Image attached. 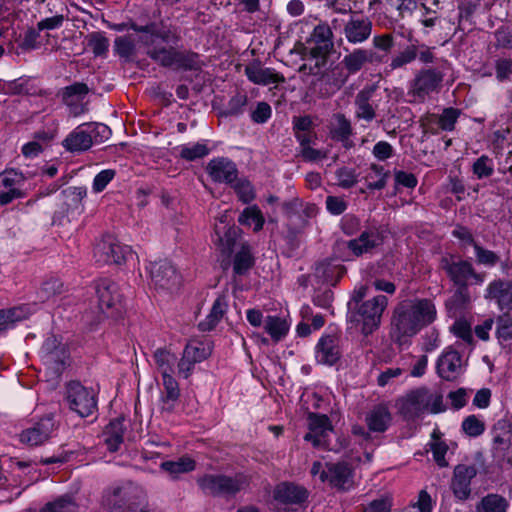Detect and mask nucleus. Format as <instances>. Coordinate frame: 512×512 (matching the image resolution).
Instances as JSON below:
<instances>
[{
  "mask_svg": "<svg viewBox=\"0 0 512 512\" xmlns=\"http://www.w3.org/2000/svg\"><path fill=\"white\" fill-rule=\"evenodd\" d=\"M437 318V309L429 298H413L400 301L393 309L389 336L398 346L409 344L423 328Z\"/></svg>",
  "mask_w": 512,
  "mask_h": 512,
  "instance_id": "1",
  "label": "nucleus"
},
{
  "mask_svg": "<svg viewBox=\"0 0 512 512\" xmlns=\"http://www.w3.org/2000/svg\"><path fill=\"white\" fill-rule=\"evenodd\" d=\"M101 503L108 512H137L149 499L142 486L126 481L105 489Z\"/></svg>",
  "mask_w": 512,
  "mask_h": 512,
  "instance_id": "2",
  "label": "nucleus"
},
{
  "mask_svg": "<svg viewBox=\"0 0 512 512\" xmlns=\"http://www.w3.org/2000/svg\"><path fill=\"white\" fill-rule=\"evenodd\" d=\"M372 49H355L344 56L342 65L349 75L355 74L366 63H385L395 47V36L392 33L377 34L372 39Z\"/></svg>",
  "mask_w": 512,
  "mask_h": 512,
  "instance_id": "3",
  "label": "nucleus"
},
{
  "mask_svg": "<svg viewBox=\"0 0 512 512\" xmlns=\"http://www.w3.org/2000/svg\"><path fill=\"white\" fill-rule=\"evenodd\" d=\"M95 290L98 301L97 311H87L83 315L84 321L91 327L98 325L105 318L121 316L123 310L122 294L114 281L107 278L101 279L97 282Z\"/></svg>",
  "mask_w": 512,
  "mask_h": 512,
  "instance_id": "4",
  "label": "nucleus"
},
{
  "mask_svg": "<svg viewBox=\"0 0 512 512\" xmlns=\"http://www.w3.org/2000/svg\"><path fill=\"white\" fill-rule=\"evenodd\" d=\"M147 56L164 68L183 71L201 70L203 62L198 53L191 50H177L174 47L153 46L147 49Z\"/></svg>",
  "mask_w": 512,
  "mask_h": 512,
  "instance_id": "5",
  "label": "nucleus"
},
{
  "mask_svg": "<svg viewBox=\"0 0 512 512\" xmlns=\"http://www.w3.org/2000/svg\"><path fill=\"white\" fill-rule=\"evenodd\" d=\"M201 491L212 497L231 498L249 485V479L242 473L235 475L204 474L197 478Z\"/></svg>",
  "mask_w": 512,
  "mask_h": 512,
  "instance_id": "6",
  "label": "nucleus"
},
{
  "mask_svg": "<svg viewBox=\"0 0 512 512\" xmlns=\"http://www.w3.org/2000/svg\"><path fill=\"white\" fill-rule=\"evenodd\" d=\"M352 305L351 302L348 303L350 321L362 322L361 331L368 336L379 328L382 314L388 305V298L384 295H377L363 302L355 310Z\"/></svg>",
  "mask_w": 512,
  "mask_h": 512,
  "instance_id": "7",
  "label": "nucleus"
},
{
  "mask_svg": "<svg viewBox=\"0 0 512 512\" xmlns=\"http://www.w3.org/2000/svg\"><path fill=\"white\" fill-rule=\"evenodd\" d=\"M65 399L69 408L81 417H88L97 409L95 392L78 381H70L66 385Z\"/></svg>",
  "mask_w": 512,
  "mask_h": 512,
  "instance_id": "8",
  "label": "nucleus"
},
{
  "mask_svg": "<svg viewBox=\"0 0 512 512\" xmlns=\"http://www.w3.org/2000/svg\"><path fill=\"white\" fill-rule=\"evenodd\" d=\"M309 55L315 59V66L320 68L326 64L328 56L334 50L333 33L328 24L322 23L314 27L309 39Z\"/></svg>",
  "mask_w": 512,
  "mask_h": 512,
  "instance_id": "9",
  "label": "nucleus"
},
{
  "mask_svg": "<svg viewBox=\"0 0 512 512\" xmlns=\"http://www.w3.org/2000/svg\"><path fill=\"white\" fill-rule=\"evenodd\" d=\"M430 402L429 389L420 387L410 391L397 401L398 412L405 420H415L428 411Z\"/></svg>",
  "mask_w": 512,
  "mask_h": 512,
  "instance_id": "10",
  "label": "nucleus"
},
{
  "mask_svg": "<svg viewBox=\"0 0 512 512\" xmlns=\"http://www.w3.org/2000/svg\"><path fill=\"white\" fill-rule=\"evenodd\" d=\"M151 284L158 291L172 293L178 290L181 277L176 268L168 260H160L150 264Z\"/></svg>",
  "mask_w": 512,
  "mask_h": 512,
  "instance_id": "11",
  "label": "nucleus"
},
{
  "mask_svg": "<svg viewBox=\"0 0 512 512\" xmlns=\"http://www.w3.org/2000/svg\"><path fill=\"white\" fill-rule=\"evenodd\" d=\"M41 358L47 369L59 376L69 363V352L55 336L48 337L41 347Z\"/></svg>",
  "mask_w": 512,
  "mask_h": 512,
  "instance_id": "12",
  "label": "nucleus"
},
{
  "mask_svg": "<svg viewBox=\"0 0 512 512\" xmlns=\"http://www.w3.org/2000/svg\"><path fill=\"white\" fill-rule=\"evenodd\" d=\"M363 228L358 237L347 242V248L356 257L371 253L384 241L383 229L380 225L366 222Z\"/></svg>",
  "mask_w": 512,
  "mask_h": 512,
  "instance_id": "13",
  "label": "nucleus"
},
{
  "mask_svg": "<svg viewBox=\"0 0 512 512\" xmlns=\"http://www.w3.org/2000/svg\"><path fill=\"white\" fill-rule=\"evenodd\" d=\"M131 253L129 246L119 243L116 238L110 235L104 237L94 249V257L97 262L104 264L120 265L125 262Z\"/></svg>",
  "mask_w": 512,
  "mask_h": 512,
  "instance_id": "14",
  "label": "nucleus"
},
{
  "mask_svg": "<svg viewBox=\"0 0 512 512\" xmlns=\"http://www.w3.org/2000/svg\"><path fill=\"white\" fill-rule=\"evenodd\" d=\"M477 473L475 465L458 464L454 467L450 489L456 500L464 502L471 497V481Z\"/></svg>",
  "mask_w": 512,
  "mask_h": 512,
  "instance_id": "15",
  "label": "nucleus"
},
{
  "mask_svg": "<svg viewBox=\"0 0 512 512\" xmlns=\"http://www.w3.org/2000/svg\"><path fill=\"white\" fill-rule=\"evenodd\" d=\"M308 428L309 432L304 435L305 441L311 442L314 447H328V438L333 432V426L327 415L310 412Z\"/></svg>",
  "mask_w": 512,
  "mask_h": 512,
  "instance_id": "16",
  "label": "nucleus"
},
{
  "mask_svg": "<svg viewBox=\"0 0 512 512\" xmlns=\"http://www.w3.org/2000/svg\"><path fill=\"white\" fill-rule=\"evenodd\" d=\"M206 172L214 183L232 185L238 179L237 165L227 157H215L211 159Z\"/></svg>",
  "mask_w": 512,
  "mask_h": 512,
  "instance_id": "17",
  "label": "nucleus"
},
{
  "mask_svg": "<svg viewBox=\"0 0 512 512\" xmlns=\"http://www.w3.org/2000/svg\"><path fill=\"white\" fill-rule=\"evenodd\" d=\"M440 268L456 285H468L469 273H472V263L457 255H446L440 259Z\"/></svg>",
  "mask_w": 512,
  "mask_h": 512,
  "instance_id": "18",
  "label": "nucleus"
},
{
  "mask_svg": "<svg viewBox=\"0 0 512 512\" xmlns=\"http://www.w3.org/2000/svg\"><path fill=\"white\" fill-rule=\"evenodd\" d=\"M421 48L422 49H419L415 44H410L399 51L396 55L392 56L388 65L390 71L403 68L415 61L416 58H419V60L424 64L432 63L435 56L432 53L431 48L425 45H422Z\"/></svg>",
  "mask_w": 512,
  "mask_h": 512,
  "instance_id": "19",
  "label": "nucleus"
},
{
  "mask_svg": "<svg viewBox=\"0 0 512 512\" xmlns=\"http://www.w3.org/2000/svg\"><path fill=\"white\" fill-rule=\"evenodd\" d=\"M326 472L328 473L326 482L331 487L340 491H348L354 486V471L349 463L345 461L327 462Z\"/></svg>",
  "mask_w": 512,
  "mask_h": 512,
  "instance_id": "20",
  "label": "nucleus"
},
{
  "mask_svg": "<svg viewBox=\"0 0 512 512\" xmlns=\"http://www.w3.org/2000/svg\"><path fill=\"white\" fill-rule=\"evenodd\" d=\"M373 24L368 17L353 14L344 23L343 34L351 44L365 42L372 33Z\"/></svg>",
  "mask_w": 512,
  "mask_h": 512,
  "instance_id": "21",
  "label": "nucleus"
},
{
  "mask_svg": "<svg viewBox=\"0 0 512 512\" xmlns=\"http://www.w3.org/2000/svg\"><path fill=\"white\" fill-rule=\"evenodd\" d=\"M342 356L340 347V338L336 335H323L315 348V358L319 364L332 366L336 364Z\"/></svg>",
  "mask_w": 512,
  "mask_h": 512,
  "instance_id": "22",
  "label": "nucleus"
},
{
  "mask_svg": "<svg viewBox=\"0 0 512 512\" xmlns=\"http://www.w3.org/2000/svg\"><path fill=\"white\" fill-rule=\"evenodd\" d=\"M443 78L444 74L435 68L420 70L413 81V95L421 99L425 98L441 86Z\"/></svg>",
  "mask_w": 512,
  "mask_h": 512,
  "instance_id": "23",
  "label": "nucleus"
},
{
  "mask_svg": "<svg viewBox=\"0 0 512 512\" xmlns=\"http://www.w3.org/2000/svg\"><path fill=\"white\" fill-rule=\"evenodd\" d=\"M437 374L446 381L455 380L462 370V357L456 350L451 348L445 350L436 363Z\"/></svg>",
  "mask_w": 512,
  "mask_h": 512,
  "instance_id": "24",
  "label": "nucleus"
},
{
  "mask_svg": "<svg viewBox=\"0 0 512 512\" xmlns=\"http://www.w3.org/2000/svg\"><path fill=\"white\" fill-rule=\"evenodd\" d=\"M54 430V420L52 416H46L40 419L32 427L25 429L20 434V440L30 446H38L47 441Z\"/></svg>",
  "mask_w": 512,
  "mask_h": 512,
  "instance_id": "25",
  "label": "nucleus"
},
{
  "mask_svg": "<svg viewBox=\"0 0 512 512\" xmlns=\"http://www.w3.org/2000/svg\"><path fill=\"white\" fill-rule=\"evenodd\" d=\"M349 73L342 63H338L324 72L320 78L321 85L320 95L329 97L337 92L348 80Z\"/></svg>",
  "mask_w": 512,
  "mask_h": 512,
  "instance_id": "26",
  "label": "nucleus"
},
{
  "mask_svg": "<svg viewBox=\"0 0 512 512\" xmlns=\"http://www.w3.org/2000/svg\"><path fill=\"white\" fill-rule=\"evenodd\" d=\"M245 75L248 80L257 85H269L283 83L285 78L273 68L262 67L259 61H254L245 67Z\"/></svg>",
  "mask_w": 512,
  "mask_h": 512,
  "instance_id": "27",
  "label": "nucleus"
},
{
  "mask_svg": "<svg viewBox=\"0 0 512 512\" xmlns=\"http://www.w3.org/2000/svg\"><path fill=\"white\" fill-rule=\"evenodd\" d=\"M485 298L495 300L501 310L512 309V282L509 280H493L486 288Z\"/></svg>",
  "mask_w": 512,
  "mask_h": 512,
  "instance_id": "28",
  "label": "nucleus"
},
{
  "mask_svg": "<svg viewBox=\"0 0 512 512\" xmlns=\"http://www.w3.org/2000/svg\"><path fill=\"white\" fill-rule=\"evenodd\" d=\"M392 414L384 403L373 406L365 416V422L369 431L374 433L386 432L392 424Z\"/></svg>",
  "mask_w": 512,
  "mask_h": 512,
  "instance_id": "29",
  "label": "nucleus"
},
{
  "mask_svg": "<svg viewBox=\"0 0 512 512\" xmlns=\"http://www.w3.org/2000/svg\"><path fill=\"white\" fill-rule=\"evenodd\" d=\"M273 497L283 504H302L308 497V491L294 483L282 482L275 487Z\"/></svg>",
  "mask_w": 512,
  "mask_h": 512,
  "instance_id": "30",
  "label": "nucleus"
},
{
  "mask_svg": "<svg viewBox=\"0 0 512 512\" xmlns=\"http://www.w3.org/2000/svg\"><path fill=\"white\" fill-rule=\"evenodd\" d=\"M63 147L70 152H82L92 146L91 132L86 123L77 126L62 142Z\"/></svg>",
  "mask_w": 512,
  "mask_h": 512,
  "instance_id": "31",
  "label": "nucleus"
},
{
  "mask_svg": "<svg viewBox=\"0 0 512 512\" xmlns=\"http://www.w3.org/2000/svg\"><path fill=\"white\" fill-rule=\"evenodd\" d=\"M352 134L353 129L350 120L342 113L335 114L330 126L331 138L335 141L341 142L344 148L350 149L354 145L350 139Z\"/></svg>",
  "mask_w": 512,
  "mask_h": 512,
  "instance_id": "32",
  "label": "nucleus"
},
{
  "mask_svg": "<svg viewBox=\"0 0 512 512\" xmlns=\"http://www.w3.org/2000/svg\"><path fill=\"white\" fill-rule=\"evenodd\" d=\"M376 91V85L365 86L355 97L356 117L371 122L376 117V112L370 103Z\"/></svg>",
  "mask_w": 512,
  "mask_h": 512,
  "instance_id": "33",
  "label": "nucleus"
},
{
  "mask_svg": "<svg viewBox=\"0 0 512 512\" xmlns=\"http://www.w3.org/2000/svg\"><path fill=\"white\" fill-rule=\"evenodd\" d=\"M32 314L30 305L23 304L7 309H0V333L15 327Z\"/></svg>",
  "mask_w": 512,
  "mask_h": 512,
  "instance_id": "34",
  "label": "nucleus"
},
{
  "mask_svg": "<svg viewBox=\"0 0 512 512\" xmlns=\"http://www.w3.org/2000/svg\"><path fill=\"white\" fill-rule=\"evenodd\" d=\"M87 195L86 187H68L64 189L60 196L65 208L62 213L80 214L83 211L82 201Z\"/></svg>",
  "mask_w": 512,
  "mask_h": 512,
  "instance_id": "35",
  "label": "nucleus"
},
{
  "mask_svg": "<svg viewBox=\"0 0 512 512\" xmlns=\"http://www.w3.org/2000/svg\"><path fill=\"white\" fill-rule=\"evenodd\" d=\"M495 449L506 452L512 447V422L506 418L499 419L492 427Z\"/></svg>",
  "mask_w": 512,
  "mask_h": 512,
  "instance_id": "36",
  "label": "nucleus"
},
{
  "mask_svg": "<svg viewBox=\"0 0 512 512\" xmlns=\"http://www.w3.org/2000/svg\"><path fill=\"white\" fill-rule=\"evenodd\" d=\"M344 272V266L340 265L338 261L333 258L320 260L314 267L315 276L326 283L337 282Z\"/></svg>",
  "mask_w": 512,
  "mask_h": 512,
  "instance_id": "37",
  "label": "nucleus"
},
{
  "mask_svg": "<svg viewBox=\"0 0 512 512\" xmlns=\"http://www.w3.org/2000/svg\"><path fill=\"white\" fill-rule=\"evenodd\" d=\"M509 500L498 493H488L475 505V512H508Z\"/></svg>",
  "mask_w": 512,
  "mask_h": 512,
  "instance_id": "38",
  "label": "nucleus"
},
{
  "mask_svg": "<svg viewBox=\"0 0 512 512\" xmlns=\"http://www.w3.org/2000/svg\"><path fill=\"white\" fill-rule=\"evenodd\" d=\"M124 419L121 417L115 418L110 421V423L106 426L104 431L105 434V443L107 445V449L110 452H116L120 445L123 443L124 436Z\"/></svg>",
  "mask_w": 512,
  "mask_h": 512,
  "instance_id": "39",
  "label": "nucleus"
},
{
  "mask_svg": "<svg viewBox=\"0 0 512 512\" xmlns=\"http://www.w3.org/2000/svg\"><path fill=\"white\" fill-rule=\"evenodd\" d=\"M227 310L225 297L219 296L213 303L212 308L206 318L199 322L200 331L206 332L213 330L220 322Z\"/></svg>",
  "mask_w": 512,
  "mask_h": 512,
  "instance_id": "40",
  "label": "nucleus"
},
{
  "mask_svg": "<svg viewBox=\"0 0 512 512\" xmlns=\"http://www.w3.org/2000/svg\"><path fill=\"white\" fill-rule=\"evenodd\" d=\"M113 51L124 62L128 63L133 61L137 52L135 38L130 34L116 37L113 44Z\"/></svg>",
  "mask_w": 512,
  "mask_h": 512,
  "instance_id": "41",
  "label": "nucleus"
},
{
  "mask_svg": "<svg viewBox=\"0 0 512 512\" xmlns=\"http://www.w3.org/2000/svg\"><path fill=\"white\" fill-rule=\"evenodd\" d=\"M289 323L286 319L269 315L264 321V329L275 342L282 340L289 331Z\"/></svg>",
  "mask_w": 512,
  "mask_h": 512,
  "instance_id": "42",
  "label": "nucleus"
},
{
  "mask_svg": "<svg viewBox=\"0 0 512 512\" xmlns=\"http://www.w3.org/2000/svg\"><path fill=\"white\" fill-rule=\"evenodd\" d=\"M79 505L70 494H64L48 502L39 512H78Z\"/></svg>",
  "mask_w": 512,
  "mask_h": 512,
  "instance_id": "43",
  "label": "nucleus"
},
{
  "mask_svg": "<svg viewBox=\"0 0 512 512\" xmlns=\"http://www.w3.org/2000/svg\"><path fill=\"white\" fill-rule=\"evenodd\" d=\"M255 259L250 246L243 244L241 249L234 255L233 272L236 275L246 274L254 265Z\"/></svg>",
  "mask_w": 512,
  "mask_h": 512,
  "instance_id": "44",
  "label": "nucleus"
},
{
  "mask_svg": "<svg viewBox=\"0 0 512 512\" xmlns=\"http://www.w3.org/2000/svg\"><path fill=\"white\" fill-rule=\"evenodd\" d=\"M238 222L241 225L251 226L254 224L253 230L260 231L265 223L264 216L257 205L246 207L239 215Z\"/></svg>",
  "mask_w": 512,
  "mask_h": 512,
  "instance_id": "45",
  "label": "nucleus"
},
{
  "mask_svg": "<svg viewBox=\"0 0 512 512\" xmlns=\"http://www.w3.org/2000/svg\"><path fill=\"white\" fill-rule=\"evenodd\" d=\"M211 352L209 344L193 340L186 344L182 354L197 364L207 359Z\"/></svg>",
  "mask_w": 512,
  "mask_h": 512,
  "instance_id": "46",
  "label": "nucleus"
},
{
  "mask_svg": "<svg viewBox=\"0 0 512 512\" xmlns=\"http://www.w3.org/2000/svg\"><path fill=\"white\" fill-rule=\"evenodd\" d=\"M470 303L468 285L457 286L453 295L446 300L445 306L449 312L457 313L465 309Z\"/></svg>",
  "mask_w": 512,
  "mask_h": 512,
  "instance_id": "47",
  "label": "nucleus"
},
{
  "mask_svg": "<svg viewBox=\"0 0 512 512\" xmlns=\"http://www.w3.org/2000/svg\"><path fill=\"white\" fill-rule=\"evenodd\" d=\"M161 469L167 472L173 479H176L179 474L193 471L195 469V461L189 457H182L176 461L161 463Z\"/></svg>",
  "mask_w": 512,
  "mask_h": 512,
  "instance_id": "48",
  "label": "nucleus"
},
{
  "mask_svg": "<svg viewBox=\"0 0 512 512\" xmlns=\"http://www.w3.org/2000/svg\"><path fill=\"white\" fill-rule=\"evenodd\" d=\"M163 386L165 389V397L163 398V409L172 411L174 404L180 396V389L177 381L173 378L172 374L162 376Z\"/></svg>",
  "mask_w": 512,
  "mask_h": 512,
  "instance_id": "49",
  "label": "nucleus"
},
{
  "mask_svg": "<svg viewBox=\"0 0 512 512\" xmlns=\"http://www.w3.org/2000/svg\"><path fill=\"white\" fill-rule=\"evenodd\" d=\"M431 437L432 440L429 443V446L434 461L437 463L439 467H447L448 462L445 459V455L448 451V445L445 443V441L441 439L440 433L437 430L433 431Z\"/></svg>",
  "mask_w": 512,
  "mask_h": 512,
  "instance_id": "50",
  "label": "nucleus"
},
{
  "mask_svg": "<svg viewBox=\"0 0 512 512\" xmlns=\"http://www.w3.org/2000/svg\"><path fill=\"white\" fill-rule=\"evenodd\" d=\"M248 97L244 93H237L232 96L225 107L219 112L222 117L240 116L247 105Z\"/></svg>",
  "mask_w": 512,
  "mask_h": 512,
  "instance_id": "51",
  "label": "nucleus"
},
{
  "mask_svg": "<svg viewBox=\"0 0 512 512\" xmlns=\"http://www.w3.org/2000/svg\"><path fill=\"white\" fill-rule=\"evenodd\" d=\"M87 45L96 57L107 55L109 40L102 32H92L87 35Z\"/></svg>",
  "mask_w": 512,
  "mask_h": 512,
  "instance_id": "52",
  "label": "nucleus"
},
{
  "mask_svg": "<svg viewBox=\"0 0 512 512\" xmlns=\"http://www.w3.org/2000/svg\"><path fill=\"white\" fill-rule=\"evenodd\" d=\"M64 291L63 283L57 278H50L44 281L38 291V298L42 301H48L53 297L62 294Z\"/></svg>",
  "mask_w": 512,
  "mask_h": 512,
  "instance_id": "53",
  "label": "nucleus"
},
{
  "mask_svg": "<svg viewBox=\"0 0 512 512\" xmlns=\"http://www.w3.org/2000/svg\"><path fill=\"white\" fill-rule=\"evenodd\" d=\"M153 357L162 376L173 373V366L176 361L174 354L159 348L154 352Z\"/></svg>",
  "mask_w": 512,
  "mask_h": 512,
  "instance_id": "54",
  "label": "nucleus"
},
{
  "mask_svg": "<svg viewBox=\"0 0 512 512\" xmlns=\"http://www.w3.org/2000/svg\"><path fill=\"white\" fill-rule=\"evenodd\" d=\"M89 92V88L85 83L75 82L62 90L61 96L64 103L71 105L75 100H81Z\"/></svg>",
  "mask_w": 512,
  "mask_h": 512,
  "instance_id": "55",
  "label": "nucleus"
},
{
  "mask_svg": "<svg viewBox=\"0 0 512 512\" xmlns=\"http://www.w3.org/2000/svg\"><path fill=\"white\" fill-rule=\"evenodd\" d=\"M389 9L397 13V18L404 19L416 10L417 0H386Z\"/></svg>",
  "mask_w": 512,
  "mask_h": 512,
  "instance_id": "56",
  "label": "nucleus"
},
{
  "mask_svg": "<svg viewBox=\"0 0 512 512\" xmlns=\"http://www.w3.org/2000/svg\"><path fill=\"white\" fill-rule=\"evenodd\" d=\"M210 153V149L204 143H195L192 146L184 145L180 149L179 156L186 161H195L204 158Z\"/></svg>",
  "mask_w": 512,
  "mask_h": 512,
  "instance_id": "57",
  "label": "nucleus"
},
{
  "mask_svg": "<svg viewBox=\"0 0 512 512\" xmlns=\"http://www.w3.org/2000/svg\"><path fill=\"white\" fill-rule=\"evenodd\" d=\"M26 178L21 171L6 169L0 173V188H19Z\"/></svg>",
  "mask_w": 512,
  "mask_h": 512,
  "instance_id": "58",
  "label": "nucleus"
},
{
  "mask_svg": "<svg viewBox=\"0 0 512 512\" xmlns=\"http://www.w3.org/2000/svg\"><path fill=\"white\" fill-rule=\"evenodd\" d=\"M236 192L238 199L244 204L252 202L256 195L252 184L247 179H237L234 184L230 185Z\"/></svg>",
  "mask_w": 512,
  "mask_h": 512,
  "instance_id": "59",
  "label": "nucleus"
},
{
  "mask_svg": "<svg viewBox=\"0 0 512 512\" xmlns=\"http://www.w3.org/2000/svg\"><path fill=\"white\" fill-rule=\"evenodd\" d=\"M463 432L469 437H478L485 431V423L476 415L467 416L461 425Z\"/></svg>",
  "mask_w": 512,
  "mask_h": 512,
  "instance_id": "60",
  "label": "nucleus"
},
{
  "mask_svg": "<svg viewBox=\"0 0 512 512\" xmlns=\"http://www.w3.org/2000/svg\"><path fill=\"white\" fill-rule=\"evenodd\" d=\"M472 171L478 179L492 176L494 173L492 159L487 155H482L473 163Z\"/></svg>",
  "mask_w": 512,
  "mask_h": 512,
  "instance_id": "61",
  "label": "nucleus"
},
{
  "mask_svg": "<svg viewBox=\"0 0 512 512\" xmlns=\"http://www.w3.org/2000/svg\"><path fill=\"white\" fill-rule=\"evenodd\" d=\"M335 176L338 186L343 189L352 188L358 182L355 170L348 167H341L337 169Z\"/></svg>",
  "mask_w": 512,
  "mask_h": 512,
  "instance_id": "62",
  "label": "nucleus"
},
{
  "mask_svg": "<svg viewBox=\"0 0 512 512\" xmlns=\"http://www.w3.org/2000/svg\"><path fill=\"white\" fill-rule=\"evenodd\" d=\"M460 115V110L449 107L445 108L438 119L439 127L444 131H452Z\"/></svg>",
  "mask_w": 512,
  "mask_h": 512,
  "instance_id": "63",
  "label": "nucleus"
},
{
  "mask_svg": "<svg viewBox=\"0 0 512 512\" xmlns=\"http://www.w3.org/2000/svg\"><path fill=\"white\" fill-rule=\"evenodd\" d=\"M496 334L499 340L512 339V317L510 315L504 314L497 319Z\"/></svg>",
  "mask_w": 512,
  "mask_h": 512,
  "instance_id": "64",
  "label": "nucleus"
}]
</instances>
